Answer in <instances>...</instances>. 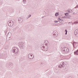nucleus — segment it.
Masks as SVG:
<instances>
[{
    "label": "nucleus",
    "mask_w": 78,
    "mask_h": 78,
    "mask_svg": "<svg viewBox=\"0 0 78 78\" xmlns=\"http://www.w3.org/2000/svg\"><path fill=\"white\" fill-rule=\"evenodd\" d=\"M65 65L66 64H65L64 62H63L62 65H60L58 66V68H60V69H62V67H64Z\"/></svg>",
    "instance_id": "nucleus-7"
},
{
    "label": "nucleus",
    "mask_w": 78,
    "mask_h": 78,
    "mask_svg": "<svg viewBox=\"0 0 78 78\" xmlns=\"http://www.w3.org/2000/svg\"><path fill=\"white\" fill-rule=\"evenodd\" d=\"M74 34L75 35H77V34H78V29L75 30Z\"/></svg>",
    "instance_id": "nucleus-13"
},
{
    "label": "nucleus",
    "mask_w": 78,
    "mask_h": 78,
    "mask_svg": "<svg viewBox=\"0 0 78 78\" xmlns=\"http://www.w3.org/2000/svg\"><path fill=\"white\" fill-rule=\"evenodd\" d=\"M62 48V51L63 52V53H64V54H67V53H68L69 51V49H68L67 47Z\"/></svg>",
    "instance_id": "nucleus-1"
},
{
    "label": "nucleus",
    "mask_w": 78,
    "mask_h": 78,
    "mask_svg": "<svg viewBox=\"0 0 78 78\" xmlns=\"http://www.w3.org/2000/svg\"><path fill=\"white\" fill-rule=\"evenodd\" d=\"M64 17L66 18V19H69V18L71 17V15H68L67 16H65Z\"/></svg>",
    "instance_id": "nucleus-12"
},
{
    "label": "nucleus",
    "mask_w": 78,
    "mask_h": 78,
    "mask_svg": "<svg viewBox=\"0 0 78 78\" xmlns=\"http://www.w3.org/2000/svg\"><path fill=\"white\" fill-rule=\"evenodd\" d=\"M65 31L66 32V33H65V34L66 35H67V30H65Z\"/></svg>",
    "instance_id": "nucleus-19"
},
{
    "label": "nucleus",
    "mask_w": 78,
    "mask_h": 78,
    "mask_svg": "<svg viewBox=\"0 0 78 78\" xmlns=\"http://www.w3.org/2000/svg\"><path fill=\"white\" fill-rule=\"evenodd\" d=\"M18 49L16 48H14L12 49V51L15 54H17L18 52Z\"/></svg>",
    "instance_id": "nucleus-3"
},
{
    "label": "nucleus",
    "mask_w": 78,
    "mask_h": 78,
    "mask_svg": "<svg viewBox=\"0 0 78 78\" xmlns=\"http://www.w3.org/2000/svg\"><path fill=\"white\" fill-rule=\"evenodd\" d=\"M18 46L19 47L21 48V49H23V43L22 42H20L18 43Z\"/></svg>",
    "instance_id": "nucleus-4"
},
{
    "label": "nucleus",
    "mask_w": 78,
    "mask_h": 78,
    "mask_svg": "<svg viewBox=\"0 0 78 78\" xmlns=\"http://www.w3.org/2000/svg\"><path fill=\"white\" fill-rule=\"evenodd\" d=\"M58 21L60 23H63L64 22V20H63L62 19H61L60 18H59L58 19Z\"/></svg>",
    "instance_id": "nucleus-11"
},
{
    "label": "nucleus",
    "mask_w": 78,
    "mask_h": 78,
    "mask_svg": "<svg viewBox=\"0 0 78 78\" xmlns=\"http://www.w3.org/2000/svg\"><path fill=\"white\" fill-rule=\"evenodd\" d=\"M42 50L44 51H47L48 49V47H47V44L45 43V46H42L41 47Z\"/></svg>",
    "instance_id": "nucleus-2"
},
{
    "label": "nucleus",
    "mask_w": 78,
    "mask_h": 78,
    "mask_svg": "<svg viewBox=\"0 0 78 78\" xmlns=\"http://www.w3.org/2000/svg\"><path fill=\"white\" fill-rule=\"evenodd\" d=\"M58 32L56 31H55L54 32V34H53L54 37H56L57 36H58Z\"/></svg>",
    "instance_id": "nucleus-8"
},
{
    "label": "nucleus",
    "mask_w": 78,
    "mask_h": 78,
    "mask_svg": "<svg viewBox=\"0 0 78 78\" xmlns=\"http://www.w3.org/2000/svg\"><path fill=\"white\" fill-rule=\"evenodd\" d=\"M68 13H66V14H65L66 16H68Z\"/></svg>",
    "instance_id": "nucleus-25"
},
{
    "label": "nucleus",
    "mask_w": 78,
    "mask_h": 78,
    "mask_svg": "<svg viewBox=\"0 0 78 78\" xmlns=\"http://www.w3.org/2000/svg\"><path fill=\"white\" fill-rule=\"evenodd\" d=\"M32 54L30 53L28 55V58L29 59H33L34 58V55H33H33H32Z\"/></svg>",
    "instance_id": "nucleus-6"
},
{
    "label": "nucleus",
    "mask_w": 78,
    "mask_h": 78,
    "mask_svg": "<svg viewBox=\"0 0 78 78\" xmlns=\"http://www.w3.org/2000/svg\"><path fill=\"white\" fill-rule=\"evenodd\" d=\"M8 25L9 27H12L14 25V22L11 20L9 21L8 22Z\"/></svg>",
    "instance_id": "nucleus-5"
},
{
    "label": "nucleus",
    "mask_w": 78,
    "mask_h": 78,
    "mask_svg": "<svg viewBox=\"0 0 78 78\" xmlns=\"http://www.w3.org/2000/svg\"><path fill=\"white\" fill-rule=\"evenodd\" d=\"M68 78H72V77H69Z\"/></svg>",
    "instance_id": "nucleus-27"
},
{
    "label": "nucleus",
    "mask_w": 78,
    "mask_h": 78,
    "mask_svg": "<svg viewBox=\"0 0 78 78\" xmlns=\"http://www.w3.org/2000/svg\"><path fill=\"white\" fill-rule=\"evenodd\" d=\"M23 2L24 3H26V1H25V0H23Z\"/></svg>",
    "instance_id": "nucleus-21"
},
{
    "label": "nucleus",
    "mask_w": 78,
    "mask_h": 78,
    "mask_svg": "<svg viewBox=\"0 0 78 78\" xmlns=\"http://www.w3.org/2000/svg\"><path fill=\"white\" fill-rule=\"evenodd\" d=\"M69 23V25H71V24H70V23H71L70 22H69V23Z\"/></svg>",
    "instance_id": "nucleus-26"
},
{
    "label": "nucleus",
    "mask_w": 78,
    "mask_h": 78,
    "mask_svg": "<svg viewBox=\"0 0 78 78\" xmlns=\"http://www.w3.org/2000/svg\"><path fill=\"white\" fill-rule=\"evenodd\" d=\"M31 16V15H29L28 16V18H27V19H28L29 18H30V17Z\"/></svg>",
    "instance_id": "nucleus-16"
},
{
    "label": "nucleus",
    "mask_w": 78,
    "mask_h": 78,
    "mask_svg": "<svg viewBox=\"0 0 78 78\" xmlns=\"http://www.w3.org/2000/svg\"><path fill=\"white\" fill-rule=\"evenodd\" d=\"M18 20L19 21V22H20V23H22V19H21L20 18V17H19L18 19Z\"/></svg>",
    "instance_id": "nucleus-9"
},
{
    "label": "nucleus",
    "mask_w": 78,
    "mask_h": 78,
    "mask_svg": "<svg viewBox=\"0 0 78 78\" xmlns=\"http://www.w3.org/2000/svg\"><path fill=\"white\" fill-rule=\"evenodd\" d=\"M78 8V5H77L74 8Z\"/></svg>",
    "instance_id": "nucleus-23"
},
{
    "label": "nucleus",
    "mask_w": 78,
    "mask_h": 78,
    "mask_svg": "<svg viewBox=\"0 0 78 78\" xmlns=\"http://www.w3.org/2000/svg\"><path fill=\"white\" fill-rule=\"evenodd\" d=\"M70 11H71V12H73V11H72V10H70Z\"/></svg>",
    "instance_id": "nucleus-29"
},
{
    "label": "nucleus",
    "mask_w": 78,
    "mask_h": 78,
    "mask_svg": "<svg viewBox=\"0 0 78 78\" xmlns=\"http://www.w3.org/2000/svg\"><path fill=\"white\" fill-rule=\"evenodd\" d=\"M16 27H15V28H12V30L13 31H14V30H16Z\"/></svg>",
    "instance_id": "nucleus-17"
},
{
    "label": "nucleus",
    "mask_w": 78,
    "mask_h": 78,
    "mask_svg": "<svg viewBox=\"0 0 78 78\" xmlns=\"http://www.w3.org/2000/svg\"><path fill=\"white\" fill-rule=\"evenodd\" d=\"M68 12H70V13H72V12H71V11H70V9H69V10H68Z\"/></svg>",
    "instance_id": "nucleus-18"
},
{
    "label": "nucleus",
    "mask_w": 78,
    "mask_h": 78,
    "mask_svg": "<svg viewBox=\"0 0 78 78\" xmlns=\"http://www.w3.org/2000/svg\"><path fill=\"white\" fill-rule=\"evenodd\" d=\"M9 33H10V34H11V33L9 32V33H8V35H9Z\"/></svg>",
    "instance_id": "nucleus-28"
},
{
    "label": "nucleus",
    "mask_w": 78,
    "mask_h": 78,
    "mask_svg": "<svg viewBox=\"0 0 78 78\" xmlns=\"http://www.w3.org/2000/svg\"><path fill=\"white\" fill-rule=\"evenodd\" d=\"M54 22H55V23H58V21H55Z\"/></svg>",
    "instance_id": "nucleus-24"
},
{
    "label": "nucleus",
    "mask_w": 78,
    "mask_h": 78,
    "mask_svg": "<svg viewBox=\"0 0 78 78\" xmlns=\"http://www.w3.org/2000/svg\"><path fill=\"white\" fill-rule=\"evenodd\" d=\"M58 13H59V12H58V13H56L55 14V16H56V17H57V16H59V14Z\"/></svg>",
    "instance_id": "nucleus-14"
},
{
    "label": "nucleus",
    "mask_w": 78,
    "mask_h": 78,
    "mask_svg": "<svg viewBox=\"0 0 78 78\" xmlns=\"http://www.w3.org/2000/svg\"><path fill=\"white\" fill-rule=\"evenodd\" d=\"M44 64V62H42L41 63V65H43Z\"/></svg>",
    "instance_id": "nucleus-22"
},
{
    "label": "nucleus",
    "mask_w": 78,
    "mask_h": 78,
    "mask_svg": "<svg viewBox=\"0 0 78 78\" xmlns=\"http://www.w3.org/2000/svg\"><path fill=\"white\" fill-rule=\"evenodd\" d=\"M9 65H10V66H12V62H10L9 63Z\"/></svg>",
    "instance_id": "nucleus-20"
},
{
    "label": "nucleus",
    "mask_w": 78,
    "mask_h": 78,
    "mask_svg": "<svg viewBox=\"0 0 78 78\" xmlns=\"http://www.w3.org/2000/svg\"><path fill=\"white\" fill-rule=\"evenodd\" d=\"M10 37H9V38H10Z\"/></svg>",
    "instance_id": "nucleus-30"
},
{
    "label": "nucleus",
    "mask_w": 78,
    "mask_h": 78,
    "mask_svg": "<svg viewBox=\"0 0 78 78\" xmlns=\"http://www.w3.org/2000/svg\"><path fill=\"white\" fill-rule=\"evenodd\" d=\"M78 21H76L74 23V24H78Z\"/></svg>",
    "instance_id": "nucleus-15"
},
{
    "label": "nucleus",
    "mask_w": 78,
    "mask_h": 78,
    "mask_svg": "<svg viewBox=\"0 0 78 78\" xmlns=\"http://www.w3.org/2000/svg\"><path fill=\"white\" fill-rule=\"evenodd\" d=\"M78 45V43H73V46L74 48H76Z\"/></svg>",
    "instance_id": "nucleus-10"
}]
</instances>
